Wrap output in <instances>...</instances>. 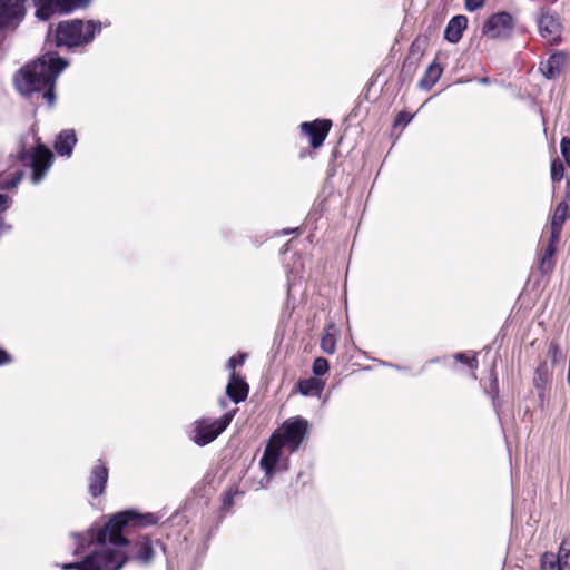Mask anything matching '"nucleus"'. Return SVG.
Segmentation results:
<instances>
[{"mask_svg":"<svg viewBox=\"0 0 570 570\" xmlns=\"http://www.w3.org/2000/svg\"><path fill=\"white\" fill-rule=\"evenodd\" d=\"M76 541L75 554L85 552L91 544L95 549L80 562L65 563L63 570H120L128 560L126 547L128 539L110 527V521L96 529L90 528L85 533H73Z\"/></svg>","mask_w":570,"mask_h":570,"instance_id":"obj_1","label":"nucleus"},{"mask_svg":"<svg viewBox=\"0 0 570 570\" xmlns=\"http://www.w3.org/2000/svg\"><path fill=\"white\" fill-rule=\"evenodd\" d=\"M67 66L66 59L55 51H48L16 73L14 86L26 97L41 92L42 99L51 107L56 99V80Z\"/></svg>","mask_w":570,"mask_h":570,"instance_id":"obj_2","label":"nucleus"},{"mask_svg":"<svg viewBox=\"0 0 570 570\" xmlns=\"http://www.w3.org/2000/svg\"><path fill=\"white\" fill-rule=\"evenodd\" d=\"M101 22L96 20L71 19L58 23L55 31L58 47H82L92 42L95 36L100 33Z\"/></svg>","mask_w":570,"mask_h":570,"instance_id":"obj_3","label":"nucleus"},{"mask_svg":"<svg viewBox=\"0 0 570 570\" xmlns=\"http://www.w3.org/2000/svg\"><path fill=\"white\" fill-rule=\"evenodd\" d=\"M234 413L227 412L219 419L202 417L196 420L189 432L190 440L198 446H205L216 440L230 424Z\"/></svg>","mask_w":570,"mask_h":570,"instance_id":"obj_4","label":"nucleus"},{"mask_svg":"<svg viewBox=\"0 0 570 570\" xmlns=\"http://www.w3.org/2000/svg\"><path fill=\"white\" fill-rule=\"evenodd\" d=\"M19 158L24 166H29L32 169L31 180L33 184H39L51 167L53 155L42 144L33 150L21 149Z\"/></svg>","mask_w":570,"mask_h":570,"instance_id":"obj_5","label":"nucleus"},{"mask_svg":"<svg viewBox=\"0 0 570 570\" xmlns=\"http://www.w3.org/2000/svg\"><path fill=\"white\" fill-rule=\"evenodd\" d=\"M282 448L278 434H272L259 460V466L265 473L261 481L262 488H266L275 473L279 471Z\"/></svg>","mask_w":570,"mask_h":570,"instance_id":"obj_6","label":"nucleus"},{"mask_svg":"<svg viewBox=\"0 0 570 570\" xmlns=\"http://www.w3.org/2000/svg\"><path fill=\"white\" fill-rule=\"evenodd\" d=\"M92 0H33L37 7L36 16L40 20H48L53 13H70L87 8Z\"/></svg>","mask_w":570,"mask_h":570,"instance_id":"obj_7","label":"nucleus"},{"mask_svg":"<svg viewBox=\"0 0 570 570\" xmlns=\"http://www.w3.org/2000/svg\"><path fill=\"white\" fill-rule=\"evenodd\" d=\"M308 423L303 417H294L293 420L286 421L281 430H277L273 434H278L279 442L283 446L287 445L292 452L296 451L304 436L307 432Z\"/></svg>","mask_w":570,"mask_h":570,"instance_id":"obj_8","label":"nucleus"},{"mask_svg":"<svg viewBox=\"0 0 570 570\" xmlns=\"http://www.w3.org/2000/svg\"><path fill=\"white\" fill-rule=\"evenodd\" d=\"M110 527L122 533V529L129 524L137 527H149L157 524L159 517L155 513H138L134 510H126L109 519Z\"/></svg>","mask_w":570,"mask_h":570,"instance_id":"obj_9","label":"nucleus"},{"mask_svg":"<svg viewBox=\"0 0 570 570\" xmlns=\"http://www.w3.org/2000/svg\"><path fill=\"white\" fill-rule=\"evenodd\" d=\"M156 547H160L165 550V547L159 540L153 541L148 537H140L135 542H130L128 540L126 552L128 554V559L131 558L139 563L147 566L151 563L154 559Z\"/></svg>","mask_w":570,"mask_h":570,"instance_id":"obj_10","label":"nucleus"},{"mask_svg":"<svg viewBox=\"0 0 570 570\" xmlns=\"http://www.w3.org/2000/svg\"><path fill=\"white\" fill-rule=\"evenodd\" d=\"M570 218V180H567L563 199L556 206L550 222V238L559 242L563 224Z\"/></svg>","mask_w":570,"mask_h":570,"instance_id":"obj_11","label":"nucleus"},{"mask_svg":"<svg viewBox=\"0 0 570 570\" xmlns=\"http://www.w3.org/2000/svg\"><path fill=\"white\" fill-rule=\"evenodd\" d=\"M538 28L540 36L548 43H558L561 40L562 27L557 14L548 9H542L538 18Z\"/></svg>","mask_w":570,"mask_h":570,"instance_id":"obj_12","label":"nucleus"},{"mask_svg":"<svg viewBox=\"0 0 570 570\" xmlns=\"http://www.w3.org/2000/svg\"><path fill=\"white\" fill-rule=\"evenodd\" d=\"M540 570H570V537L566 538L559 552H546L541 557Z\"/></svg>","mask_w":570,"mask_h":570,"instance_id":"obj_13","label":"nucleus"},{"mask_svg":"<svg viewBox=\"0 0 570 570\" xmlns=\"http://www.w3.org/2000/svg\"><path fill=\"white\" fill-rule=\"evenodd\" d=\"M512 28V17L508 12H499L487 20L482 33L490 39L507 38Z\"/></svg>","mask_w":570,"mask_h":570,"instance_id":"obj_14","label":"nucleus"},{"mask_svg":"<svg viewBox=\"0 0 570 570\" xmlns=\"http://www.w3.org/2000/svg\"><path fill=\"white\" fill-rule=\"evenodd\" d=\"M24 13V0H0V28L16 27Z\"/></svg>","mask_w":570,"mask_h":570,"instance_id":"obj_15","label":"nucleus"},{"mask_svg":"<svg viewBox=\"0 0 570 570\" xmlns=\"http://www.w3.org/2000/svg\"><path fill=\"white\" fill-rule=\"evenodd\" d=\"M108 476V468L101 461L92 466L88 478V491L92 498H98L105 492Z\"/></svg>","mask_w":570,"mask_h":570,"instance_id":"obj_16","label":"nucleus"},{"mask_svg":"<svg viewBox=\"0 0 570 570\" xmlns=\"http://www.w3.org/2000/svg\"><path fill=\"white\" fill-rule=\"evenodd\" d=\"M331 125L330 120H315L313 122H302L301 129L311 138V146L318 148L324 142Z\"/></svg>","mask_w":570,"mask_h":570,"instance_id":"obj_17","label":"nucleus"},{"mask_svg":"<svg viewBox=\"0 0 570 570\" xmlns=\"http://www.w3.org/2000/svg\"><path fill=\"white\" fill-rule=\"evenodd\" d=\"M567 56L563 52H554L547 60L541 61L539 70L547 79H556L560 76L566 63Z\"/></svg>","mask_w":570,"mask_h":570,"instance_id":"obj_18","label":"nucleus"},{"mask_svg":"<svg viewBox=\"0 0 570 570\" xmlns=\"http://www.w3.org/2000/svg\"><path fill=\"white\" fill-rule=\"evenodd\" d=\"M248 390L249 387L245 380L233 371L226 386V394L228 397L235 403L243 402L248 395Z\"/></svg>","mask_w":570,"mask_h":570,"instance_id":"obj_19","label":"nucleus"},{"mask_svg":"<svg viewBox=\"0 0 570 570\" xmlns=\"http://www.w3.org/2000/svg\"><path fill=\"white\" fill-rule=\"evenodd\" d=\"M468 19L464 16H455L449 22L444 31V38L451 42L456 43L462 38L463 31L466 29Z\"/></svg>","mask_w":570,"mask_h":570,"instance_id":"obj_20","label":"nucleus"},{"mask_svg":"<svg viewBox=\"0 0 570 570\" xmlns=\"http://www.w3.org/2000/svg\"><path fill=\"white\" fill-rule=\"evenodd\" d=\"M76 144V134L72 129H69L60 132L53 147L58 155L70 156Z\"/></svg>","mask_w":570,"mask_h":570,"instance_id":"obj_21","label":"nucleus"},{"mask_svg":"<svg viewBox=\"0 0 570 570\" xmlns=\"http://www.w3.org/2000/svg\"><path fill=\"white\" fill-rule=\"evenodd\" d=\"M324 390V382L317 377H308L297 382V391L304 396L320 397Z\"/></svg>","mask_w":570,"mask_h":570,"instance_id":"obj_22","label":"nucleus"},{"mask_svg":"<svg viewBox=\"0 0 570 570\" xmlns=\"http://www.w3.org/2000/svg\"><path fill=\"white\" fill-rule=\"evenodd\" d=\"M337 343V331L335 328V323H330L323 333L321 340V348L326 354H334L336 351Z\"/></svg>","mask_w":570,"mask_h":570,"instance_id":"obj_23","label":"nucleus"},{"mask_svg":"<svg viewBox=\"0 0 570 570\" xmlns=\"http://www.w3.org/2000/svg\"><path fill=\"white\" fill-rule=\"evenodd\" d=\"M442 72V67L436 62H432L428 67L423 78L420 80L419 87L424 90H430L440 79Z\"/></svg>","mask_w":570,"mask_h":570,"instance_id":"obj_24","label":"nucleus"},{"mask_svg":"<svg viewBox=\"0 0 570 570\" xmlns=\"http://www.w3.org/2000/svg\"><path fill=\"white\" fill-rule=\"evenodd\" d=\"M559 242H552V238L549 237L548 245L544 249V254L540 259L539 268L542 274L550 273L554 267V254H556V246Z\"/></svg>","mask_w":570,"mask_h":570,"instance_id":"obj_25","label":"nucleus"},{"mask_svg":"<svg viewBox=\"0 0 570 570\" xmlns=\"http://www.w3.org/2000/svg\"><path fill=\"white\" fill-rule=\"evenodd\" d=\"M454 362L466 365L472 371V377L476 379L475 370L478 368L479 362L475 355H469L468 353H456L452 356Z\"/></svg>","mask_w":570,"mask_h":570,"instance_id":"obj_26","label":"nucleus"},{"mask_svg":"<svg viewBox=\"0 0 570 570\" xmlns=\"http://www.w3.org/2000/svg\"><path fill=\"white\" fill-rule=\"evenodd\" d=\"M549 379H550V373H549L547 364L546 363L540 364L534 372L533 384L535 385L537 389L544 390L546 384L548 383Z\"/></svg>","mask_w":570,"mask_h":570,"instance_id":"obj_27","label":"nucleus"},{"mask_svg":"<svg viewBox=\"0 0 570 570\" xmlns=\"http://www.w3.org/2000/svg\"><path fill=\"white\" fill-rule=\"evenodd\" d=\"M564 175V167L560 159H554L551 163V179L553 181H560Z\"/></svg>","mask_w":570,"mask_h":570,"instance_id":"obj_28","label":"nucleus"},{"mask_svg":"<svg viewBox=\"0 0 570 570\" xmlns=\"http://www.w3.org/2000/svg\"><path fill=\"white\" fill-rule=\"evenodd\" d=\"M330 365L326 358L317 357L313 362V373L315 376H322L328 372Z\"/></svg>","mask_w":570,"mask_h":570,"instance_id":"obj_29","label":"nucleus"},{"mask_svg":"<svg viewBox=\"0 0 570 570\" xmlns=\"http://www.w3.org/2000/svg\"><path fill=\"white\" fill-rule=\"evenodd\" d=\"M560 149L567 165L570 167V138L563 137L561 139Z\"/></svg>","mask_w":570,"mask_h":570,"instance_id":"obj_30","label":"nucleus"},{"mask_svg":"<svg viewBox=\"0 0 570 570\" xmlns=\"http://www.w3.org/2000/svg\"><path fill=\"white\" fill-rule=\"evenodd\" d=\"M245 358H246V354H239L238 356H232L228 361H227V368L230 371V373L233 371H235V367L237 365H243L244 362H245Z\"/></svg>","mask_w":570,"mask_h":570,"instance_id":"obj_31","label":"nucleus"},{"mask_svg":"<svg viewBox=\"0 0 570 570\" xmlns=\"http://www.w3.org/2000/svg\"><path fill=\"white\" fill-rule=\"evenodd\" d=\"M548 355L552 358L553 362H557V360L562 356V353L556 343H551L548 350Z\"/></svg>","mask_w":570,"mask_h":570,"instance_id":"obj_32","label":"nucleus"},{"mask_svg":"<svg viewBox=\"0 0 570 570\" xmlns=\"http://www.w3.org/2000/svg\"><path fill=\"white\" fill-rule=\"evenodd\" d=\"M12 199L4 194H0V214L6 212L11 206ZM2 225V222L0 220V226Z\"/></svg>","mask_w":570,"mask_h":570,"instance_id":"obj_33","label":"nucleus"},{"mask_svg":"<svg viewBox=\"0 0 570 570\" xmlns=\"http://www.w3.org/2000/svg\"><path fill=\"white\" fill-rule=\"evenodd\" d=\"M485 0H465V9L474 11L483 6Z\"/></svg>","mask_w":570,"mask_h":570,"instance_id":"obj_34","label":"nucleus"},{"mask_svg":"<svg viewBox=\"0 0 570 570\" xmlns=\"http://www.w3.org/2000/svg\"><path fill=\"white\" fill-rule=\"evenodd\" d=\"M22 176H23V173L22 171H17L14 174V177L11 179V181L9 183H6L3 185L4 188H14L17 187V185L20 183V180L22 179Z\"/></svg>","mask_w":570,"mask_h":570,"instance_id":"obj_35","label":"nucleus"},{"mask_svg":"<svg viewBox=\"0 0 570 570\" xmlns=\"http://www.w3.org/2000/svg\"><path fill=\"white\" fill-rule=\"evenodd\" d=\"M412 120V116L406 112H400L395 120V125L404 124L407 125Z\"/></svg>","mask_w":570,"mask_h":570,"instance_id":"obj_36","label":"nucleus"},{"mask_svg":"<svg viewBox=\"0 0 570 570\" xmlns=\"http://www.w3.org/2000/svg\"><path fill=\"white\" fill-rule=\"evenodd\" d=\"M11 362V356L4 351L0 348V365H4Z\"/></svg>","mask_w":570,"mask_h":570,"instance_id":"obj_37","label":"nucleus"},{"mask_svg":"<svg viewBox=\"0 0 570 570\" xmlns=\"http://www.w3.org/2000/svg\"><path fill=\"white\" fill-rule=\"evenodd\" d=\"M233 504V493L229 490L224 497V508H229Z\"/></svg>","mask_w":570,"mask_h":570,"instance_id":"obj_38","label":"nucleus"},{"mask_svg":"<svg viewBox=\"0 0 570 570\" xmlns=\"http://www.w3.org/2000/svg\"><path fill=\"white\" fill-rule=\"evenodd\" d=\"M381 364H382L383 366L394 367V368H396V370H402V367H401V366H399V365H394V364L389 363V362H384V361H382V362H381Z\"/></svg>","mask_w":570,"mask_h":570,"instance_id":"obj_39","label":"nucleus"},{"mask_svg":"<svg viewBox=\"0 0 570 570\" xmlns=\"http://www.w3.org/2000/svg\"><path fill=\"white\" fill-rule=\"evenodd\" d=\"M419 41L415 40L411 46V51L414 52L415 48L417 47Z\"/></svg>","mask_w":570,"mask_h":570,"instance_id":"obj_40","label":"nucleus"}]
</instances>
